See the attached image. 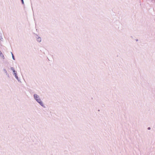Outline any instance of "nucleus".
<instances>
[{
	"instance_id": "5",
	"label": "nucleus",
	"mask_w": 155,
	"mask_h": 155,
	"mask_svg": "<svg viewBox=\"0 0 155 155\" xmlns=\"http://www.w3.org/2000/svg\"><path fill=\"white\" fill-rule=\"evenodd\" d=\"M23 4L24 3V2L23 0H21Z\"/></svg>"
},
{
	"instance_id": "7",
	"label": "nucleus",
	"mask_w": 155,
	"mask_h": 155,
	"mask_svg": "<svg viewBox=\"0 0 155 155\" xmlns=\"http://www.w3.org/2000/svg\"><path fill=\"white\" fill-rule=\"evenodd\" d=\"M12 57H13V59H14V56H13V55H12Z\"/></svg>"
},
{
	"instance_id": "1",
	"label": "nucleus",
	"mask_w": 155,
	"mask_h": 155,
	"mask_svg": "<svg viewBox=\"0 0 155 155\" xmlns=\"http://www.w3.org/2000/svg\"><path fill=\"white\" fill-rule=\"evenodd\" d=\"M39 104L43 108H45L46 107L45 105L42 101H39Z\"/></svg>"
},
{
	"instance_id": "4",
	"label": "nucleus",
	"mask_w": 155,
	"mask_h": 155,
	"mask_svg": "<svg viewBox=\"0 0 155 155\" xmlns=\"http://www.w3.org/2000/svg\"><path fill=\"white\" fill-rule=\"evenodd\" d=\"M0 56H1L2 58L3 59H4V56L2 55V53L1 51H0Z\"/></svg>"
},
{
	"instance_id": "6",
	"label": "nucleus",
	"mask_w": 155,
	"mask_h": 155,
	"mask_svg": "<svg viewBox=\"0 0 155 155\" xmlns=\"http://www.w3.org/2000/svg\"><path fill=\"white\" fill-rule=\"evenodd\" d=\"M148 130H150V127H149L148 128Z\"/></svg>"
},
{
	"instance_id": "3",
	"label": "nucleus",
	"mask_w": 155,
	"mask_h": 155,
	"mask_svg": "<svg viewBox=\"0 0 155 155\" xmlns=\"http://www.w3.org/2000/svg\"><path fill=\"white\" fill-rule=\"evenodd\" d=\"M35 98L36 100L38 102H39V100L38 99V95L36 94L34 95Z\"/></svg>"
},
{
	"instance_id": "2",
	"label": "nucleus",
	"mask_w": 155,
	"mask_h": 155,
	"mask_svg": "<svg viewBox=\"0 0 155 155\" xmlns=\"http://www.w3.org/2000/svg\"><path fill=\"white\" fill-rule=\"evenodd\" d=\"M11 69L13 71L14 73V74L15 75V77L17 78V76L16 73L15 72V71L14 69L13 68H11Z\"/></svg>"
}]
</instances>
